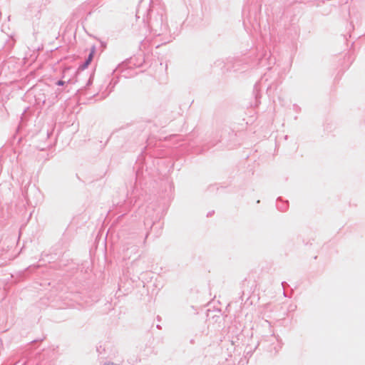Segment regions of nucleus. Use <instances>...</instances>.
<instances>
[{
    "label": "nucleus",
    "instance_id": "nucleus-1",
    "mask_svg": "<svg viewBox=\"0 0 365 365\" xmlns=\"http://www.w3.org/2000/svg\"><path fill=\"white\" fill-rule=\"evenodd\" d=\"M94 53H95V49L93 48L88 56L87 61L85 63L84 67H87L88 66V64L91 62V61L93 58V56H94Z\"/></svg>",
    "mask_w": 365,
    "mask_h": 365
},
{
    "label": "nucleus",
    "instance_id": "nucleus-2",
    "mask_svg": "<svg viewBox=\"0 0 365 365\" xmlns=\"http://www.w3.org/2000/svg\"><path fill=\"white\" fill-rule=\"evenodd\" d=\"M57 84H58V86H63V85L64 84V82H63V81H58Z\"/></svg>",
    "mask_w": 365,
    "mask_h": 365
}]
</instances>
